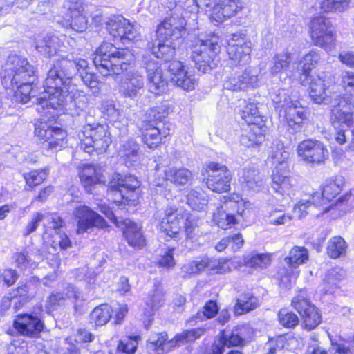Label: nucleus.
<instances>
[{"label":"nucleus","mask_w":354,"mask_h":354,"mask_svg":"<svg viewBox=\"0 0 354 354\" xmlns=\"http://www.w3.org/2000/svg\"><path fill=\"white\" fill-rule=\"evenodd\" d=\"M36 50L46 57L58 56L61 59L57 62L55 65H59L64 60H68V57L71 59V53L63 55L64 46L62 45L61 39L55 35L46 34L40 35L35 38Z\"/></svg>","instance_id":"21"},{"label":"nucleus","mask_w":354,"mask_h":354,"mask_svg":"<svg viewBox=\"0 0 354 354\" xmlns=\"http://www.w3.org/2000/svg\"><path fill=\"white\" fill-rule=\"evenodd\" d=\"M78 138L80 147L88 153L94 151L97 153H102L111 142L107 126L100 124L84 126L83 130L78 133Z\"/></svg>","instance_id":"8"},{"label":"nucleus","mask_w":354,"mask_h":354,"mask_svg":"<svg viewBox=\"0 0 354 354\" xmlns=\"http://www.w3.org/2000/svg\"><path fill=\"white\" fill-rule=\"evenodd\" d=\"M241 117L247 125L261 124L263 120L257 104L254 102L248 103L241 111Z\"/></svg>","instance_id":"50"},{"label":"nucleus","mask_w":354,"mask_h":354,"mask_svg":"<svg viewBox=\"0 0 354 354\" xmlns=\"http://www.w3.org/2000/svg\"><path fill=\"white\" fill-rule=\"evenodd\" d=\"M171 124L156 122L155 124L149 122L142 129V140L149 148L158 147L162 138H166L170 133Z\"/></svg>","instance_id":"30"},{"label":"nucleus","mask_w":354,"mask_h":354,"mask_svg":"<svg viewBox=\"0 0 354 354\" xmlns=\"http://www.w3.org/2000/svg\"><path fill=\"white\" fill-rule=\"evenodd\" d=\"M239 176L243 188L248 191L259 192L263 187V179L254 169L243 168Z\"/></svg>","instance_id":"39"},{"label":"nucleus","mask_w":354,"mask_h":354,"mask_svg":"<svg viewBox=\"0 0 354 354\" xmlns=\"http://www.w3.org/2000/svg\"><path fill=\"white\" fill-rule=\"evenodd\" d=\"M341 84L347 93H354V72L343 71L341 74Z\"/></svg>","instance_id":"63"},{"label":"nucleus","mask_w":354,"mask_h":354,"mask_svg":"<svg viewBox=\"0 0 354 354\" xmlns=\"http://www.w3.org/2000/svg\"><path fill=\"white\" fill-rule=\"evenodd\" d=\"M204 333V328H195L184 330L181 333L176 335L170 340H168V336L166 333H161L150 337L147 343V348L149 351H155L156 354H164L177 345L196 340L201 337Z\"/></svg>","instance_id":"9"},{"label":"nucleus","mask_w":354,"mask_h":354,"mask_svg":"<svg viewBox=\"0 0 354 354\" xmlns=\"http://www.w3.org/2000/svg\"><path fill=\"white\" fill-rule=\"evenodd\" d=\"M348 245L344 239L339 236L331 238L326 248L327 254L332 259H337L346 254Z\"/></svg>","instance_id":"49"},{"label":"nucleus","mask_w":354,"mask_h":354,"mask_svg":"<svg viewBox=\"0 0 354 354\" xmlns=\"http://www.w3.org/2000/svg\"><path fill=\"white\" fill-rule=\"evenodd\" d=\"M113 310L108 304L95 307L90 314V322L96 326L105 325L112 316Z\"/></svg>","instance_id":"48"},{"label":"nucleus","mask_w":354,"mask_h":354,"mask_svg":"<svg viewBox=\"0 0 354 354\" xmlns=\"http://www.w3.org/2000/svg\"><path fill=\"white\" fill-rule=\"evenodd\" d=\"M75 220L77 222V233L88 232L94 227L104 228L106 225V221L89 207L80 205L73 211Z\"/></svg>","instance_id":"20"},{"label":"nucleus","mask_w":354,"mask_h":354,"mask_svg":"<svg viewBox=\"0 0 354 354\" xmlns=\"http://www.w3.org/2000/svg\"><path fill=\"white\" fill-rule=\"evenodd\" d=\"M143 63L147 73L149 91L160 95L165 90L167 82L162 76V71L158 62L144 56Z\"/></svg>","instance_id":"29"},{"label":"nucleus","mask_w":354,"mask_h":354,"mask_svg":"<svg viewBox=\"0 0 354 354\" xmlns=\"http://www.w3.org/2000/svg\"><path fill=\"white\" fill-rule=\"evenodd\" d=\"M346 275V270L340 267H335L328 270L324 279V286L325 292L339 287V282L345 278Z\"/></svg>","instance_id":"47"},{"label":"nucleus","mask_w":354,"mask_h":354,"mask_svg":"<svg viewBox=\"0 0 354 354\" xmlns=\"http://www.w3.org/2000/svg\"><path fill=\"white\" fill-rule=\"evenodd\" d=\"M324 12H342L349 6L351 0H317Z\"/></svg>","instance_id":"55"},{"label":"nucleus","mask_w":354,"mask_h":354,"mask_svg":"<svg viewBox=\"0 0 354 354\" xmlns=\"http://www.w3.org/2000/svg\"><path fill=\"white\" fill-rule=\"evenodd\" d=\"M220 50L219 37L214 34L209 35L196 41L192 48L190 58L198 71L208 73L217 66Z\"/></svg>","instance_id":"7"},{"label":"nucleus","mask_w":354,"mask_h":354,"mask_svg":"<svg viewBox=\"0 0 354 354\" xmlns=\"http://www.w3.org/2000/svg\"><path fill=\"white\" fill-rule=\"evenodd\" d=\"M48 175L46 169L35 170L28 173H24L23 176L27 185L30 187L40 185Z\"/></svg>","instance_id":"58"},{"label":"nucleus","mask_w":354,"mask_h":354,"mask_svg":"<svg viewBox=\"0 0 354 354\" xmlns=\"http://www.w3.org/2000/svg\"><path fill=\"white\" fill-rule=\"evenodd\" d=\"M0 76L6 89L17 88L15 91L17 101L26 104L34 97L32 84L35 80V70L26 58L17 55L8 56Z\"/></svg>","instance_id":"2"},{"label":"nucleus","mask_w":354,"mask_h":354,"mask_svg":"<svg viewBox=\"0 0 354 354\" xmlns=\"http://www.w3.org/2000/svg\"><path fill=\"white\" fill-rule=\"evenodd\" d=\"M85 6L81 0H64L61 10L63 18L61 19V17L58 16L56 19L57 22L64 28L83 32L88 25Z\"/></svg>","instance_id":"10"},{"label":"nucleus","mask_w":354,"mask_h":354,"mask_svg":"<svg viewBox=\"0 0 354 354\" xmlns=\"http://www.w3.org/2000/svg\"><path fill=\"white\" fill-rule=\"evenodd\" d=\"M319 192L313 193L308 199L300 200L293 208L295 216L301 218L306 215L310 214L313 216H319L321 213L322 205L319 203Z\"/></svg>","instance_id":"34"},{"label":"nucleus","mask_w":354,"mask_h":354,"mask_svg":"<svg viewBox=\"0 0 354 354\" xmlns=\"http://www.w3.org/2000/svg\"><path fill=\"white\" fill-rule=\"evenodd\" d=\"M187 203L194 210L204 209L208 203L207 194L200 187L192 189L187 194Z\"/></svg>","instance_id":"46"},{"label":"nucleus","mask_w":354,"mask_h":354,"mask_svg":"<svg viewBox=\"0 0 354 354\" xmlns=\"http://www.w3.org/2000/svg\"><path fill=\"white\" fill-rule=\"evenodd\" d=\"M205 183L207 187L217 193L225 192L230 190L231 173L225 165L209 162L205 165Z\"/></svg>","instance_id":"13"},{"label":"nucleus","mask_w":354,"mask_h":354,"mask_svg":"<svg viewBox=\"0 0 354 354\" xmlns=\"http://www.w3.org/2000/svg\"><path fill=\"white\" fill-rule=\"evenodd\" d=\"M253 335L252 329L247 324L239 325L231 330H223L220 332L217 342L225 347L242 346Z\"/></svg>","instance_id":"24"},{"label":"nucleus","mask_w":354,"mask_h":354,"mask_svg":"<svg viewBox=\"0 0 354 354\" xmlns=\"http://www.w3.org/2000/svg\"><path fill=\"white\" fill-rule=\"evenodd\" d=\"M175 42H161L158 41V46L153 47L151 55L147 57L156 61L160 59L169 62L167 68L170 73L171 81L185 91L193 90L196 84L194 76L185 69V66L182 62L171 61L175 55Z\"/></svg>","instance_id":"4"},{"label":"nucleus","mask_w":354,"mask_h":354,"mask_svg":"<svg viewBox=\"0 0 354 354\" xmlns=\"http://www.w3.org/2000/svg\"><path fill=\"white\" fill-rule=\"evenodd\" d=\"M80 178L88 193L92 192L94 185L103 181L101 169L90 164L83 166L80 174Z\"/></svg>","instance_id":"40"},{"label":"nucleus","mask_w":354,"mask_h":354,"mask_svg":"<svg viewBox=\"0 0 354 354\" xmlns=\"http://www.w3.org/2000/svg\"><path fill=\"white\" fill-rule=\"evenodd\" d=\"M202 263L203 270H206L211 274H224L231 270V261L226 259H209L203 258Z\"/></svg>","instance_id":"43"},{"label":"nucleus","mask_w":354,"mask_h":354,"mask_svg":"<svg viewBox=\"0 0 354 354\" xmlns=\"http://www.w3.org/2000/svg\"><path fill=\"white\" fill-rule=\"evenodd\" d=\"M308 259V252L304 247L294 246L284 259L288 266L287 269H281L279 272L281 277L280 283L287 286L298 274V271H294L300 265L306 263Z\"/></svg>","instance_id":"22"},{"label":"nucleus","mask_w":354,"mask_h":354,"mask_svg":"<svg viewBox=\"0 0 354 354\" xmlns=\"http://www.w3.org/2000/svg\"><path fill=\"white\" fill-rule=\"evenodd\" d=\"M266 126L264 124L247 125L240 138L242 145L250 147L261 145L265 138Z\"/></svg>","instance_id":"36"},{"label":"nucleus","mask_w":354,"mask_h":354,"mask_svg":"<svg viewBox=\"0 0 354 354\" xmlns=\"http://www.w3.org/2000/svg\"><path fill=\"white\" fill-rule=\"evenodd\" d=\"M138 336H126L120 339L117 351L123 354H134L138 347Z\"/></svg>","instance_id":"57"},{"label":"nucleus","mask_w":354,"mask_h":354,"mask_svg":"<svg viewBox=\"0 0 354 354\" xmlns=\"http://www.w3.org/2000/svg\"><path fill=\"white\" fill-rule=\"evenodd\" d=\"M333 346L338 354H354V336L351 339L344 340Z\"/></svg>","instance_id":"64"},{"label":"nucleus","mask_w":354,"mask_h":354,"mask_svg":"<svg viewBox=\"0 0 354 354\" xmlns=\"http://www.w3.org/2000/svg\"><path fill=\"white\" fill-rule=\"evenodd\" d=\"M243 8L242 0H216L210 13V19L215 25L236 15Z\"/></svg>","instance_id":"28"},{"label":"nucleus","mask_w":354,"mask_h":354,"mask_svg":"<svg viewBox=\"0 0 354 354\" xmlns=\"http://www.w3.org/2000/svg\"><path fill=\"white\" fill-rule=\"evenodd\" d=\"M257 306V299L250 293H245L237 299L235 312L239 315H241L255 309Z\"/></svg>","instance_id":"51"},{"label":"nucleus","mask_w":354,"mask_h":354,"mask_svg":"<svg viewBox=\"0 0 354 354\" xmlns=\"http://www.w3.org/2000/svg\"><path fill=\"white\" fill-rule=\"evenodd\" d=\"M102 212L117 227L123 229L124 236L129 245L133 248H142L145 243L141 226L133 221L118 218L109 207H103Z\"/></svg>","instance_id":"14"},{"label":"nucleus","mask_w":354,"mask_h":354,"mask_svg":"<svg viewBox=\"0 0 354 354\" xmlns=\"http://www.w3.org/2000/svg\"><path fill=\"white\" fill-rule=\"evenodd\" d=\"M120 155L127 167L136 165L140 161L138 144L133 140H129L123 145Z\"/></svg>","instance_id":"42"},{"label":"nucleus","mask_w":354,"mask_h":354,"mask_svg":"<svg viewBox=\"0 0 354 354\" xmlns=\"http://www.w3.org/2000/svg\"><path fill=\"white\" fill-rule=\"evenodd\" d=\"M100 111L107 119L113 120L117 118L118 115V109L115 107V104L112 100H103L100 105Z\"/></svg>","instance_id":"61"},{"label":"nucleus","mask_w":354,"mask_h":354,"mask_svg":"<svg viewBox=\"0 0 354 354\" xmlns=\"http://www.w3.org/2000/svg\"><path fill=\"white\" fill-rule=\"evenodd\" d=\"M135 60L129 48H118L111 43H102L95 50L93 62L103 76L120 74Z\"/></svg>","instance_id":"3"},{"label":"nucleus","mask_w":354,"mask_h":354,"mask_svg":"<svg viewBox=\"0 0 354 354\" xmlns=\"http://www.w3.org/2000/svg\"><path fill=\"white\" fill-rule=\"evenodd\" d=\"M165 302L162 290L159 287H156L152 293H150L146 301V305L149 308L147 315L151 317L155 311L159 309Z\"/></svg>","instance_id":"54"},{"label":"nucleus","mask_w":354,"mask_h":354,"mask_svg":"<svg viewBox=\"0 0 354 354\" xmlns=\"http://www.w3.org/2000/svg\"><path fill=\"white\" fill-rule=\"evenodd\" d=\"M261 71L258 68L248 67L239 73H231L224 81L225 89L239 91L259 86Z\"/></svg>","instance_id":"18"},{"label":"nucleus","mask_w":354,"mask_h":354,"mask_svg":"<svg viewBox=\"0 0 354 354\" xmlns=\"http://www.w3.org/2000/svg\"><path fill=\"white\" fill-rule=\"evenodd\" d=\"M289 153L286 150L283 143L275 140L271 147L270 158L275 165L272 175L273 189L282 195L290 194L293 180L289 176L288 159Z\"/></svg>","instance_id":"6"},{"label":"nucleus","mask_w":354,"mask_h":354,"mask_svg":"<svg viewBox=\"0 0 354 354\" xmlns=\"http://www.w3.org/2000/svg\"><path fill=\"white\" fill-rule=\"evenodd\" d=\"M166 13L169 16L158 26L156 30L157 39L161 42H175L180 39L185 32L186 25L182 4H178L176 1L167 0L165 3Z\"/></svg>","instance_id":"5"},{"label":"nucleus","mask_w":354,"mask_h":354,"mask_svg":"<svg viewBox=\"0 0 354 354\" xmlns=\"http://www.w3.org/2000/svg\"><path fill=\"white\" fill-rule=\"evenodd\" d=\"M71 53V59L64 60L48 71L43 88L37 98L36 110L41 115L35 124V135L42 142L44 149L59 151L66 144V133L55 126L59 113L74 117L80 115L87 106V97L71 84L73 76H78L90 88H97L98 81L95 74L88 72V62Z\"/></svg>","instance_id":"1"},{"label":"nucleus","mask_w":354,"mask_h":354,"mask_svg":"<svg viewBox=\"0 0 354 354\" xmlns=\"http://www.w3.org/2000/svg\"><path fill=\"white\" fill-rule=\"evenodd\" d=\"M308 116L307 109L298 100H294L282 113L288 126L295 131H299L302 128Z\"/></svg>","instance_id":"33"},{"label":"nucleus","mask_w":354,"mask_h":354,"mask_svg":"<svg viewBox=\"0 0 354 354\" xmlns=\"http://www.w3.org/2000/svg\"><path fill=\"white\" fill-rule=\"evenodd\" d=\"M224 198L225 201L221 205V209L231 212L233 215L236 213L239 216H243L245 209L250 205L248 201H245L240 195L236 194L224 196Z\"/></svg>","instance_id":"41"},{"label":"nucleus","mask_w":354,"mask_h":354,"mask_svg":"<svg viewBox=\"0 0 354 354\" xmlns=\"http://www.w3.org/2000/svg\"><path fill=\"white\" fill-rule=\"evenodd\" d=\"M320 59L319 51L318 50H311L306 54L297 64V78L302 85H306V80L309 76L313 75L310 72L318 64Z\"/></svg>","instance_id":"35"},{"label":"nucleus","mask_w":354,"mask_h":354,"mask_svg":"<svg viewBox=\"0 0 354 354\" xmlns=\"http://www.w3.org/2000/svg\"><path fill=\"white\" fill-rule=\"evenodd\" d=\"M166 181H170L176 185H184L192 179V172L186 168L168 167L164 171Z\"/></svg>","instance_id":"44"},{"label":"nucleus","mask_w":354,"mask_h":354,"mask_svg":"<svg viewBox=\"0 0 354 354\" xmlns=\"http://www.w3.org/2000/svg\"><path fill=\"white\" fill-rule=\"evenodd\" d=\"M268 222L271 225H280L289 223L292 216L286 214L281 207L272 208L268 212Z\"/></svg>","instance_id":"56"},{"label":"nucleus","mask_w":354,"mask_h":354,"mask_svg":"<svg viewBox=\"0 0 354 354\" xmlns=\"http://www.w3.org/2000/svg\"><path fill=\"white\" fill-rule=\"evenodd\" d=\"M305 86L309 85V94L312 100L317 104H328L337 87L330 76L323 73L322 75H311L306 80Z\"/></svg>","instance_id":"12"},{"label":"nucleus","mask_w":354,"mask_h":354,"mask_svg":"<svg viewBox=\"0 0 354 354\" xmlns=\"http://www.w3.org/2000/svg\"><path fill=\"white\" fill-rule=\"evenodd\" d=\"M345 179L342 176H335L326 179L322 186V193H319V203L322 205L321 213L328 212L331 205L328 203L335 198L344 189Z\"/></svg>","instance_id":"26"},{"label":"nucleus","mask_w":354,"mask_h":354,"mask_svg":"<svg viewBox=\"0 0 354 354\" xmlns=\"http://www.w3.org/2000/svg\"><path fill=\"white\" fill-rule=\"evenodd\" d=\"M332 103L330 121L333 128L350 127L354 122V104L351 98L338 96Z\"/></svg>","instance_id":"17"},{"label":"nucleus","mask_w":354,"mask_h":354,"mask_svg":"<svg viewBox=\"0 0 354 354\" xmlns=\"http://www.w3.org/2000/svg\"><path fill=\"white\" fill-rule=\"evenodd\" d=\"M145 78L138 73H128L119 86L120 94L127 98L137 100L144 91Z\"/></svg>","instance_id":"31"},{"label":"nucleus","mask_w":354,"mask_h":354,"mask_svg":"<svg viewBox=\"0 0 354 354\" xmlns=\"http://www.w3.org/2000/svg\"><path fill=\"white\" fill-rule=\"evenodd\" d=\"M218 312V308L217 304L210 300L207 301L204 306L203 310L198 311L196 315L192 317V319L197 322L198 320H203L205 319H210L214 317Z\"/></svg>","instance_id":"59"},{"label":"nucleus","mask_w":354,"mask_h":354,"mask_svg":"<svg viewBox=\"0 0 354 354\" xmlns=\"http://www.w3.org/2000/svg\"><path fill=\"white\" fill-rule=\"evenodd\" d=\"M292 306L300 315L307 330H313L321 323V314L307 297L306 290L299 291V293L292 299Z\"/></svg>","instance_id":"15"},{"label":"nucleus","mask_w":354,"mask_h":354,"mask_svg":"<svg viewBox=\"0 0 354 354\" xmlns=\"http://www.w3.org/2000/svg\"><path fill=\"white\" fill-rule=\"evenodd\" d=\"M13 327L20 335L35 338L39 335L44 325L38 317L24 313L16 316L13 322Z\"/></svg>","instance_id":"27"},{"label":"nucleus","mask_w":354,"mask_h":354,"mask_svg":"<svg viewBox=\"0 0 354 354\" xmlns=\"http://www.w3.org/2000/svg\"><path fill=\"white\" fill-rule=\"evenodd\" d=\"M271 100L274 104L276 111L280 117L285 109L294 101L290 96L289 91L285 88H278L270 93Z\"/></svg>","instance_id":"45"},{"label":"nucleus","mask_w":354,"mask_h":354,"mask_svg":"<svg viewBox=\"0 0 354 354\" xmlns=\"http://www.w3.org/2000/svg\"><path fill=\"white\" fill-rule=\"evenodd\" d=\"M278 317L280 324L286 328H293L296 326L299 322L297 315L286 309L280 310L278 313Z\"/></svg>","instance_id":"60"},{"label":"nucleus","mask_w":354,"mask_h":354,"mask_svg":"<svg viewBox=\"0 0 354 354\" xmlns=\"http://www.w3.org/2000/svg\"><path fill=\"white\" fill-rule=\"evenodd\" d=\"M243 262L245 266L254 269H263L270 263L268 255L252 252L244 257Z\"/></svg>","instance_id":"53"},{"label":"nucleus","mask_w":354,"mask_h":354,"mask_svg":"<svg viewBox=\"0 0 354 354\" xmlns=\"http://www.w3.org/2000/svg\"><path fill=\"white\" fill-rule=\"evenodd\" d=\"M139 187L140 182L135 176L118 173L113 175L109 185L111 191L118 194L124 204L137 201L138 196L136 191Z\"/></svg>","instance_id":"16"},{"label":"nucleus","mask_w":354,"mask_h":354,"mask_svg":"<svg viewBox=\"0 0 354 354\" xmlns=\"http://www.w3.org/2000/svg\"><path fill=\"white\" fill-rule=\"evenodd\" d=\"M174 248H168L160 255L157 261L159 267L169 269L174 266L176 263L174 259Z\"/></svg>","instance_id":"62"},{"label":"nucleus","mask_w":354,"mask_h":354,"mask_svg":"<svg viewBox=\"0 0 354 354\" xmlns=\"http://www.w3.org/2000/svg\"><path fill=\"white\" fill-rule=\"evenodd\" d=\"M298 156L305 162L320 165L328 158V151L319 140L308 139L301 142L297 147Z\"/></svg>","instance_id":"23"},{"label":"nucleus","mask_w":354,"mask_h":354,"mask_svg":"<svg viewBox=\"0 0 354 354\" xmlns=\"http://www.w3.org/2000/svg\"><path fill=\"white\" fill-rule=\"evenodd\" d=\"M165 214L160 223V230L169 237H175L184 224L183 218L175 206H168Z\"/></svg>","instance_id":"32"},{"label":"nucleus","mask_w":354,"mask_h":354,"mask_svg":"<svg viewBox=\"0 0 354 354\" xmlns=\"http://www.w3.org/2000/svg\"><path fill=\"white\" fill-rule=\"evenodd\" d=\"M252 44L245 37L233 34L228 41L227 54L232 61L238 64H244L250 59Z\"/></svg>","instance_id":"25"},{"label":"nucleus","mask_w":354,"mask_h":354,"mask_svg":"<svg viewBox=\"0 0 354 354\" xmlns=\"http://www.w3.org/2000/svg\"><path fill=\"white\" fill-rule=\"evenodd\" d=\"M52 227L56 231L53 236L52 247L57 250L59 248L61 250H66L71 247V241L67 234L61 232V228L64 224V220L57 214H52L50 217Z\"/></svg>","instance_id":"38"},{"label":"nucleus","mask_w":354,"mask_h":354,"mask_svg":"<svg viewBox=\"0 0 354 354\" xmlns=\"http://www.w3.org/2000/svg\"><path fill=\"white\" fill-rule=\"evenodd\" d=\"M213 218L216 225L224 230L234 226L237 221L232 212L222 210L221 206L218 207L217 212L214 213Z\"/></svg>","instance_id":"52"},{"label":"nucleus","mask_w":354,"mask_h":354,"mask_svg":"<svg viewBox=\"0 0 354 354\" xmlns=\"http://www.w3.org/2000/svg\"><path fill=\"white\" fill-rule=\"evenodd\" d=\"M106 24L110 35L115 39H119L123 44L136 40L140 36L139 26L130 23L122 16H114Z\"/></svg>","instance_id":"19"},{"label":"nucleus","mask_w":354,"mask_h":354,"mask_svg":"<svg viewBox=\"0 0 354 354\" xmlns=\"http://www.w3.org/2000/svg\"><path fill=\"white\" fill-rule=\"evenodd\" d=\"M292 68L293 64H291V53L283 52L274 55L272 60V65L270 66V71L272 75L284 72L290 77L297 78Z\"/></svg>","instance_id":"37"},{"label":"nucleus","mask_w":354,"mask_h":354,"mask_svg":"<svg viewBox=\"0 0 354 354\" xmlns=\"http://www.w3.org/2000/svg\"><path fill=\"white\" fill-rule=\"evenodd\" d=\"M310 37L313 44L330 53L335 48L336 37L330 20L324 16L314 17L310 22Z\"/></svg>","instance_id":"11"}]
</instances>
